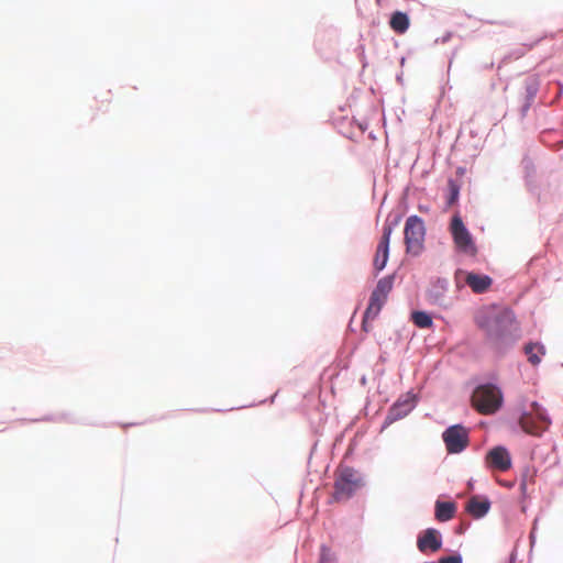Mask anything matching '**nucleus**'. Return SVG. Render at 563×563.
I'll return each instance as SVG.
<instances>
[{"label": "nucleus", "mask_w": 563, "mask_h": 563, "mask_svg": "<svg viewBox=\"0 0 563 563\" xmlns=\"http://www.w3.org/2000/svg\"><path fill=\"white\" fill-rule=\"evenodd\" d=\"M417 545L421 552H434L441 547V538L437 530H427L423 534L419 536Z\"/></svg>", "instance_id": "13"}, {"label": "nucleus", "mask_w": 563, "mask_h": 563, "mask_svg": "<svg viewBox=\"0 0 563 563\" xmlns=\"http://www.w3.org/2000/svg\"><path fill=\"white\" fill-rule=\"evenodd\" d=\"M409 18L406 13L396 11L393 13L389 25L393 31L398 34H404L409 29Z\"/></svg>", "instance_id": "16"}, {"label": "nucleus", "mask_w": 563, "mask_h": 563, "mask_svg": "<svg viewBox=\"0 0 563 563\" xmlns=\"http://www.w3.org/2000/svg\"><path fill=\"white\" fill-rule=\"evenodd\" d=\"M448 291V282L446 280H438L432 288L428 291V298L433 303L439 306H446V297L445 292Z\"/></svg>", "instance_id": "15"}, {"label": "nucleus", "mask_w": 563, "mask_h": 563, "mask_svg": "<svg viewBox=\"0 0 563 563\" xmlns=\"http://www.w3.org/2000/svg\"><path fill=\"white\" fill-rule=\"evenodd\" d=\"M411 319L413 323L421 329H427L432 325V319L431 317L423 311H415L411 314Z\"/></svg>", "instance_id": "20"}, {"label": "nucleus", "mask_w": 563, "mask_h": 563, "mask_svg": "<svg viewBox=\"0 0 563 563\" xmlns=\"http://www.w3.org/2000/svg\"><path fill=\"white\" fill-rule=\"evenodd\" d=\"M364 486L361 474L350 466H342L335 474L332 498L336 503L349 500Z\"/></svg>", "instance_id": "1"}, {"label": "nucleus", "mask_w": 563, "mask_h": 563, "mask_svg": "<svg viewBox=\"0 0 563 563\" xmlns=\"http://www.w3.org/2000/svg\"><path fill=\"white\" fill-rule=\"evenodd\" d=\"M450 232L452 234L454 244L460 252L470 256L476 255V245L460 216L456 214L452 218Z\"/></svg>", "instance_id": "6"}, {"label": "nucleus", "mask_w": 563, "mask_h": 563, "mask_svg": "<svg viewBox=\"0 0 563 563\" xmlns=\"http://www.w3.org/2000/svg\"><path fill=\"white\" fill-rule=\"evenodd\" d=\"M472 402L479 413L492 415L501 407L503 395L495 385H481L474 390Z\"/></svg>", "instance_id": "2"}, {"label": "nucleus", "mask_w": 563, "mask_h": 563, "mask_svg": "<svg viewBox=\"0 0 563 563\" xmlns=\"http://www.w3.org/2000/svg\"><path fill=\"white\" fill-rule=\"evenodd\" d=\"M406 252L412 256L421 254L424 247L426 227L418 216H410L406 220L405 230Z\"/></svg>", "instance_id": "4"}, {"label": "nucleus", "mask_w": 563, "mask_h": 563, "mask_svg": "<svg viewBox=\"0 0 563 563\" xmlns=\"http://www.w3.org/2000/svg\"><path fill=\"white\" fill-rule=\"evenodd\" d=\"M507 316L494 306L481 308L475 316V323L486 332L488 336H500L505 331Z\"/></svg>", "instance_id": "3"}, {"label": "nucleus", "mask_w": 563, "mask_h": 563, "mask_svg": "<svg viewBox=\"0 0 563 563\" xmlns=\"http://www.w3.org/2000/svg\"><path fill=\"white\" fill-rule=\"evenodd\" d=\"M375 318H367L366 317V311L364 312V317H363V321H362V330L365 331V332H368L371 330V327H369V320H374Z\"/></svg>", "instance_id": "24"}, {"label": "nucleus", "mask_w": 563, "mask_h": 563, "mask_svg": "<svg viewBox=\"0 0 563 563\" xmlns=\"http://www.w3.org/2000/svg\"><path fill=\"white\" fill-rule=\"evenodd\" d=\"M448 187H449V191H450V195H449V199H448V203L449 206H452L454 205L457 199H459V194H460V187L459 185L456 184L455 180L453 179H450L448 181Z\"/></svg>", "instance_id": "21"}, {"label": "nucleus", "mask_w": 563, "mask_h": 563, "mask_svg": "<svg viewBox=\"0 0 563 563\" xmlns=\"http://www.w3.org/2000/svg\"><path fill=\"white\" fill-rule=\"evenodd\" d=\"M486 463L494 470L506 472L511 467V456L506 448L496 446L487 453Z\"/></svg>", "instance_id": "10"}, {"label": "nucleus", "mask_w": 563, "mask_h": 563, "mask_svg": "<svg viewBox=\"0 0 563 563\" xmlns=\"http://www.w3.org/2000/svg\"><path fill=\"white\" fill-rule=\"evenodd\" d=\"M415 407L413 397L406 395L405 397H400L389 409L384 426H389L395 421L402 419L406 417Z\"/></svg>", "instance_id": "9"}, {"label": "nucleus", "mask_w": 563, "mask_h": 563, "mask_svg": "<svg viewBox=\"0 0 563 563\" xmlns=\"http://www.w3.org/2000/svg\"><path fill=\"white\" fill-rule=\"evenodd\" d=\"M465 284L475 292L483 294L489 289L493 279L487 275L473 272L465 273Z\"/></svg>", "instance_id": "12"}, {"label": "nucleus", "mask_w": 563, "mask_h": 563, "mask_svg": "<svg viewBox=\"0 0 563 563\" xmlns=\"http://www.w3.org/2000/svg\"><path fill=\"white\" fill-rule=\"evenodd\" d=\"M525 352L528 356V361L532 365H538L541 362L539 354L544 355L545 350L543 345L537 343H529L525 346Z\"/></svg>", "instance_id": "18"}, {"label": "nucleus", "mask_w": 563, "mask_h": 563, "mask_svg": "<svg viewBox=\"0 0 563 563\" xmlns=\"http://www.w3.org/2000/svg\"><path fill=\"white\" fill-rule=\"evenodd\" d=\"M320 563H335L334 560L331 558L330 550L325 547H322L321 549Z\"/></svg>", "instance_id": "22"}, {"label": "nucleus", "mask_w": 563, "mask_h": 563, "mask_svg": "<svg viewBox=\"0 0 563 563\" xmlns=\"http://www.w3.org/2000/svg\"><path fill=\"white\" fill-rule=\"evenodd\" d=\"M550 422L544 409L536 401L530 405V409L525 411L519 419L521 429L531 435H541Z\"/></svg>", "instance_id": "5"}, {"label": "nucleus", "mask_w": 563, "mask_h": 563, "mask_svg": "<svg viewBox=\"0 0 563 563\" xmlns=\"http://www.w3.org/2000/svg\"><path fill=\"white\" fill-rule=\"evenodd\" d=\"M399 221H400V219L397 218V219H395L394 222L387 221L383 227V235H382L380 241L376 247V253H375L374 261H373L374 268L377 272L383 271L387 264L388 256H389L390 235L393 233L394 228L398 225Z\"/></svg>", "instance_id": "7"}, {"label": "nucleus", "mask_w": 563, "mask_h": 563, "mask_svg": "<svg viewBox=\"0 0 563 563\" xmlns=\"http://www.w3.org/2000/svg\"><path fill=\"white\" fill-rule=\"evenodd\" d=\"M394 280H395L394 275H388V276L380 278L377 282V285L373 291L382 297L388 298V295L390 294V291L393 290V287H394Z\"/></svg>", "instance_id": "19"}, {"label": "nucleus", "mask_w": 563, "mask_h": 563, "mask_svg": "<svg viewBox=\"0 0 563 563\" xmlns=\"http://www.w3.org/2000/svg\"><path fill=\"white\" fill-rule=\"evenodd\" d=\"M457 510V505L455 501H443L437 500L434 505V516L435 519L440 522H445L452 519Z\"/></svg>", "instance_id": "14"}, {"label": "nucleus", "mask_w": 563, "mask_h": 563, "mask_svg": "<svg viewBox=\"0 0 563 563\" xmlns=\"http://www.w3.org/2000/svg\"><path fill=\"white\" fill-rule=\"evenodd\" d=\"M490 509V501L487 497L475 495L472 496L466 503L465 510L473 518H482L484 517L488 510Z\"/></svg>", "instance_id": "11"}, {"label": "nucleus", "mask_w": 563, "mask_h": 563, "mask_svg": "<svg viewBox=\"0 0 563 563\" xmlns=\"http://www.w3.org/2000/svg\"><path fill=\"white\" fill-rule=\"evenodd\" d=\"M387 301V298L385 297H382L379 295H377L376 292L372 291V295L369 297V302H368V306L366 308V317L367 318H376L382 308L384 307V305L386 303Z\"/></svg>", "instance_id": "17"}, {"label": "nucleus", "mask_w": 563, "mask_h": 563, "mask_svg": "<svg viewBox=\"0 0 563 563\" xmlns=\"http://www.w3.org/2000/svg\"><path fill=\"white\" fill-rule=\"evenodd\" d=\"M439 563H462V559L460 555H451V556L441 558L439 560Z\"/></svg>", "instance_id": "23"}, {"label": "nucleus", "mask_w": 563, "mask_h": 563, "mask_svg": "<svg viewBox=\"0 0 563 563\" xmlns=\"http://www.w3.org/2000/svg\"><path fill=\"white\" fill-rule=\"evenodd\" d=\"M508 563H515V553H511L509 562Z\"/></svg>", "instance_id": "25"}, {"label": "nucleus", "mask_w": 563, "mask_h": 563, "mask_svg": "<svg viewBox=\"0 0 563 563\" xmlns=\"http://www.w3.org/2000/svg\"><path fill=\"white\" fill-rule=\"evenodd\" d=\"M442 437L449 453H460L468 444L467 430L460 424L448 428Z\"/></svg>", "instance_id": "8"}]
</instances>
